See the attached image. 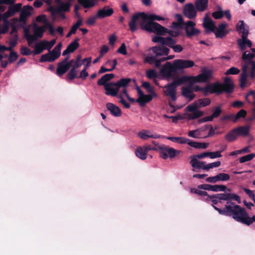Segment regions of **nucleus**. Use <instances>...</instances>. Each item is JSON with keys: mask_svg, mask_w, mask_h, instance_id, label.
Masks as SVG:
<instances>
[{"mask_svg": "<svg viewBox=\"0 0 255 255\" xmlns=\"http://www.w3.org/2000/svg\"><path fill=\"white\" fill-rule=\"evenodd\" d=\"M212 76V71L206 68L202 69L201 73L196 76L189 77L183 76L180 78L174 80L172 83L165 86L163 93L164 94L170 97L173 101L176 99V88L178 86L182 84L190 82H205L208 81Z\"/></svg>", "mask_w": 255, "mask_h": 255, "instance_id": "obj_1", "label": "nucleus"}, {"mask_svg": "<svg viewBox=\"0 0 255 255\" xmlns=\"http://www.w3.org/2000/svg\"><path fill=\"white\" fill-rule=\"evenodd\" d=\"M165 45L166 44H161L150 48V50L152 51V53H149L146 57L145 62L154 65L156 68L159 67L162 62L161 60L163 58L160 56L167 55L169 51V49L165 46Z\"/></svg>", "mask_w": 255, "mask_h": 255, "instance_id": "obj_2", "label": "nucleus"}, {"mask_svg": "<svg viewBox=\"0 0 255 255\" xmlns=\"http://www.w3.org/2000/svg\"><path fill=\"white\" fill-rule=\"evenodd\" d=\"M209 99L205 98L199 99L186 107V110L188 113L185 114L186 118L188 120L198 119L202 116L203 113L199 109L204 107L210 104Z\"/></svg>", "mask_w": 255, "mask_h": 255, "instance_id": "obj_3", "label": "nucleus"}, {"mask_svg": "<svg viewBox=\"0 0 255 255\" xmlns=\"http://www.w3.org/2000/svg\"><path fill=\"white\" fill-rule=\"evenodd\" d=\"M21 6L22 4L20 3L12 4L8 7L7 11L3 14H0V20H2V22L0 21V34L7 31L9 26V21L7 19L19 11Z\"/></svg>", "mask_w": 255, "mask_h": 255, "instance_id": "obj_4", "label": "nucleus"}, {"mask_svg": "<svg viewBox=\"0 0 255 255\" xmlns=\"http://www.w3.org/2000/svg\"><path fill=\"white\" fill-rule=\"evenodd\" d=\"M230 216L235 221L246 225L250 226L252 224L251 217H249L246 209L239 205H234L233 203L231 205Z\"/></svg>", "mask_w": 255, "mask_h": 255, "instance_id": "obj_5", "label": "nucleus"}, {"mask_svg": "<svg viewBox=\"0 0 255 255\" xmlns=\"http://www.w3.org/2000/svg\"><path fill=\"white\" fill-rule=\"evenodd\" d=\"M71 3L65 2L62 0H55L54 5H51L48 8V11H50L54 19L59 16L61 19L66 18L64 12L69 11Z\"/></svg>", "mask_w": 255, "mask_h": 255, "instance_id": "obj_6", "label": "nucleus"}, {"mask_svg": "<svg viewBox=\"0 0 255 255\" xmlns=\"http://www.w3.org/2000/svg\"><path fill=\"white\" fill-rule=\"evenodd\" d=\"M142 86L150 93L149 95H144L140 89L139 87H137L136 90L138 98L136 100V102L138 103L141 106H143L145 103L151 101L153 97H156V94L154 92L153 88L148 82H143Z\"/></svg>", "mask_w": 255, "mask_h": 255, "instance_id": "obj_7", "label": "nucleus"}, {"mask_svg": "<svg viewBox=\"0 0 255 255\" xmlns=\"http://www.w3.org/2000/svg\"><path fill=\"white\" fill-rule=\"evenodd\" d=\"M45 30V27L44 26H39L34 24L33 26V34L30 33L28 31L25 32V37L27 40L28 45L32 46L33 43L42 37Z\"/></svg>", "mask_w": 255, "mask_h": 255, "instance_id": "obj_8", "label": "nucleus"}, {"mask_svg": "<svg viewBox=\"0 0 255 255\" xmlns=\"http://www.w3.org/2000/svg\"><path fill=\"white\" fill-rule=\"evenodd\" d=\"M141 28L149 32H153L158 35H164L167 30L157 22L141 21Z\"/></svg>", "mask_w": 255, "mask_h": 255, "instance_id": "obj_9", "label": "nucleus"}, {"mask_svg": "<svg viewBox=\"0 0 255 255\" xmlns=\"http://www.w3.org/2000/svg\"><path fill=\"white\" fill-rule=\"evenodd\" d=\"M152 41L155 43L166 44V45L172 48L175 52H180L183 50L181 45H174L175 41L169 37L164 38L159 36H154L152 38Z\"/></svg>", "mask_w": 255, "mask_h": 255, "instance_id": "obj_10", "label": "nucleus"}, {"mask_svg": "<svg viewBox=\"0 0 255 255\" xmlns=\"http://www.w3.org/2000/svg\"><path fill=\"white\" fill-rule=\"evenodd\" d=\"M191 88L193 92H202L205 96L209 94H214L215 92H220V86L218 84H209L204 88L200 87L199 86H191Z\"/></svg>", "mask_w": 255, "mask_h": 255, "instance_id": "obj_11", "label": "nucleus"}, {"mask_svg": "<svg viewBox=\"0 0 255 255\" xmlns=\"http://www.w3.org/2000/svg\"><path fill=\"white\" fill-rule=\"evenodd\" d=\"M56 43L55 39H52L50 41L42 40L36 43L34 46V54H39L44 50L47 49L49 51Z\"/></svg>", "mask_w": 255, "mask_h": 255, "instance_id": "obj_12", "label": "nucleus"}, {"mask_svg": "<svg viewBox=\"0 0 255 255\" xmlns=\"http://www.w3.org/2000/svg\"><path fill=\"white\" fill-rule=\"evenodd\" d=\"M176 70L173 63L172 65L170 62H167L160 69V74L162 77L169 79L173 77Z\"/></svg>", "mask_w": 255, "mask_h": 255, "instance_id": "obj_13", "label": "nucleus"}, {"mask_svg": "<svg viewBox=\"0 0 255 255\" xmlns=\"http://www.w3.org/2000/svg\"><path fill=\"white\" fill-rule=\"evenodd\" d=\"M159 150L160 156L164 159H166L169 157L171 158H173L179 153L176 149L165 145L159 146Z\"/></svg>", "mask_w": 255, "mask_h": 255, "instance_id": "obj_14", "label": "nucleus"}, {"mask_svg": "<svg viewBox=\"0 0 255 255\" xmlns=\"http://www.w3.org/2000/svg\"><path fill=\"white\" fill-rule=\"evenodd\" d=\"M69 59V56H67L63 61L58 64L56 74L59 76H61L65 74L70 68L73 62H74V59H72L70 61H68Z\"/></svg>", "mask_w": 255, "mask_h": 255, "instance_id": "obj_15", "label": "nucleus"}, {"mask_svg": "<svg viewBox=\"0 0 255 255\" xmlns=\"http://www.w3.org/2000/svg\"><path fill=\"white\" fill-rule=\"evenodd\" d=\"M214 84H218L220 86V92L214 93L218 94H221L223 91L228 93H230L233 92L234 88V83L232 80L229 77L225 78L224 83L223 84L218 82H216Z\"/></svg>", "mask_w": 255, "mask_h": 255, "instance_id": "obj_16", "label": "nucleus"}, {"mask_svg": "<svg viewBox=\"0 0 255 255\" xmlns=\"http://www.w3.org/2000/svg\"><path fill=\"white\" fill-rule=\"evenodd\" d=\"M195 25L196 23L191 20H188L184 23L186 34L188 37L191 38L198 35L200 33V30L195 27Z\"/></svg>", "mask_w": 255, "mask_h": 255, "instance_id": "obj_17", "label": "nucleus"}, {"mask_svg": "<svg viewBox=\"0 0 255 255\" xmlns=\"http://www.w3.org/2000/svg\"><path fill=\"white\" fill-rule=\"evenodd\" d=\"M137 135L143 140H148L149 138L157 139L162 137V135L148 129H142L137 132Z\"/></svg>", "mask_w": 255, "mask_h": 255, "instance_id": "obj_18", "label": "nucleus"}, {"mask_svg": "<svg viewBox=\"0 0 255 255\" xmlns=\"http://www.w3.org/2000/svg\"><path fill=\"white\" fill-rule=\"evenodd\" d=\"M255 57V54L251 51H245L242 55V59L244 62L242 68L248 69L252 64L255 65V61L253 60Z\"/></svg>", "mask_w": 255, "mask_h": 255, "instance_id": "obj_19", "label": "nucleus"}, {"mask_svg": "<svg viewBox=\"0 0 255 255\" xmlns=\"http://www.w3.org/2000/svg\"><path fill=\"white\" fill-rule=\"evenodd\" d=\"M173 64L177 70L188 68L194 66L193 61L189 60L177 59L173 61Z\"/></svg>", "mask_w": 255, "mask_h": 255, "instance_id": "obj_20", "label": "nucleus"}, {"mask_svg": "<svg viewBox=\"0 0 255 255\" xmlns=\"http://www.w3.org/2000/svg\"><path fill=\"white\" fill-rule=\"evenodd\" d=\"M196 8L194 7L192 3L186 4L183 8V12L187 18L189 19L194 18L197 15Z\"/></svg>", "mask_w": 255, "mask_h": 255, "instance_id": "obj_21", "label": "nucleus"}, {"mask_svg": "<svg viewBox=\"0 0 255 255\" xmlns=\"http://www.w3.org/2000/svg\"><path fill=\"white\" fill-rule=\"evenodd\" d=\"M198 188L200 189L205 190L212 191H224L226 189V186L225 185H212L210 184H201L198 186Z\"/></svg>", "mask_w": 255, "mask_h": 255, "instance_id": "obj_22", "label": "nucleus"}, {"mask_svg": "<svg viewBox=\"0 0 255 255\" xmlns=\"http://www.w3.org/2000/svg\"><path fill=\"white\" fill-rule=\"evenodd\" d=\"M106 90L105 94L107 95L115 96L118 94L119 89L115 83L110 82L104 86Z\"/></svg>", "mask_w": 255, "mask_h": 255, "instance_id": "obj_23", "label": "nucleus"}, {"mask_svg": "<svg viewBox=\"0 0 255 255\" xmlns=\"http://www.w3.org/2000/svg\"><path fill=\"white\" fill-rule=\"evenodd\" d=\"M249 29V26L242 20H240L236 25L237 31L241 34V36H248Z\"/></svg>", "mask_w": 255, "mask_h": 255, "instance_id": "obj_24", "label": "nucleus"}, {"mask_svg": "<svg viewBox=\"0 0 255 255\" xmlns=\"http://www.w3.org/2000/svg\"><path fill=\"white\" fill-rule=\"evenodd\" d=\"M203 24L207 32H214L215 29H216L215 22L207 15L204 18Z\"/></svg>", "mask_w": 255, "mask_h": 255, "instance_id": "obj_25", "label": "nucleus"}, {"mask_svg": "<svg viewBox=\"0 0 255 255\" xmlns=\"http://www.w3.org/2000/svg\"><path fill=\"white\" fill-rule=\"evenodd\" d=\"M190 163L193 168L206 170V162L199 160L196 157H191Z\"/></svg>", "mask_w": 255, "mask_h": 255, "instance_id": "obj_26", "label": "nucleus"}, {"mask_svg": "<svg viewBox=\"0 0 255 255\" xmlns=\"http://www.w3.org/2000/svg\"><path fill=\"white\" fill-rule=\"evenodd\" d=\"M114 13V10L108 6H105L103 8L99 9L97 13V17L99 18H103L112 15Z\"/></svg>", "mask_w": 255, "mask_h": 255, "instance_id": "obj_27", "label": "nucleus"}, {"mask_svg": "<svg viewBox=\"0 0 255 255\" xmlns=\"http://www.w3.org/2000/svg\"><path fill=\"white\" fill-rule=\"evenodd\" d=\"M248 69L242 68V72L240 75L239 82L240 86L242 88L248 87L250 85V83L248 80Z\"/></svg>", "mask_w": 255, "mask_h": 255, "instance_id": "obj_28", "label": "nucleus"}, {"mask_svg": "<svg viewBox=\"0 0 255 255\" xmlns=\"http://www.w3.org/2000/svg\"><path fill=\"white\" fill-rule=\"evenodd\" d=\"M142 13H139L135 14L133 15L131 21L129 23V26L130 30L132 32H134L136 30L137 23L140 19L142 20Z\"/></svg>", "mask_w": 255, "mask_h": 255, "instance_id": "obj_29", "label": "nucleus"}, {"mask_svg": "<svg viewBox=\"0 0 255 255\" xmlns=\"http://www.w3.org/2000/svg\"><path fill=\"white\" fill-rule=\"evenodd\" d=\"M248 36H241V38L238 39L237 43L242 51H244L246 46L251 48L252 46V43L251 41L249 39Z\"/></svg>", "mask_w": 255, "mask_h": 255, "instance_id": "obj_30", "label": "nucleus"}, {"mask_svg": "<svg viewBox=\"0 0 255 255\" xmlns=\"http://www.w3.org/2000/svg\"><path fill=\"white\" fill-rule=\"evenodd\" d=\"M106 107L113 116L116 117L121 116L122 111L119 107L113 103H108L106 105Z\"/></svg>", "mask_w": 255, "mask_h": 255, "instance_id": "obj_31", "label": "nucleus"}, {"mask_svg": "<svg viewBox=\"0 0 255 255\" xmlns=\"http://www.w3.org/2000/svg\"><path fill=\"white\" fill-rule=\"evenodd\" d=\"M164 18L159 15L154 14H145L143 12L142 21H148L150 22H154V20L160 21L164 20Z\"/></svg>", "mask_w": 255, "mask_h": 255, "instance_id": "obj_32", "label": "nucleus"}, {"mask_svg": "<svg viewBox=\"0 0 255 255\" xmlns=\"http://www.w3.org/2000/svg\"><path fill=\"white\" fill-rule=\"evenodd\" d=\"M32 9V7L31 6H24L20 13V21L25 22L27 17L30 15Z\"/></svg>", "mask_w": 255, "mask_h": 255, "instance_id": "obj_33", "label": "nucleus"}, {"mask_svg": "<svg viewBox=\"0 0 255 255\" xmlns=\"http://www.w3.org/2000/svg\"><path fill=\"white\" fill-rule=\"evenodd\" d=\"M79 38L76 39L74 41L71 42L67 47V48L63 51L62 55L65 56L68 53L73 52L79 46L78 41Z\"/></svg>", "mask_w": 255, "mask_h": 255, "instance_id": "obj_34", "label": "nucleus"}, {"mask_svg": "<svg viewBox=\"0 0 255 255\" xmlns=\"http://www.w3.org/2000/svg\"><path fill=\"white\" fill-rule=\"evenodd\" d=\"M193 92V91L191 88V86L184 87L182 88V95L189 101L192 100L195 97V95Z\"/></svg>", "mask_w": 255, "mask_h": 255, "instance_id": "obj_35", "label": "nucleus"}, {"mask_svg": "<svg viewBox=\"0 0 255 255\" xmlns=\"http://www.w3.org/2000/svg\"><path fill=\"white\" fill-rule=\"evenodd\" d=\"M228 26L226 23H222L220 24L218 27H216L214 31L215 34L217 37L222 38L226 34L225 28Z\"/></svg>", "mask_w": 255, "mask_h": 255, "instance_id": "obj_36", "label": "nucleus"}, {"mask_svg": "<svg viewBox=\"0 0 255 255\" xmlns=\"http://www.w3.org/2000/svg\"><path fill=\"white\" fill-rule=\"evenodd\" d=\"M180 30V24L176 22H173L172 23L171 29L168 31H167V32L170 35L175 37L179 35Z\"/></svg>", "mask_w": 255, "mask_h": 255, "instance_id": "obj_37", "label": "nucleus"}, {"mask_svg": "<svg viewBox=\"0 0 255 255\" xmlns=\"http://www.w3.org/2000/svg\"><path fill=\"white\" fill-rule=\"evenodd\" d=\"M16 30L15 28H13L11 31V34L12 37L9 39L8 41L9 46L6 47V48H9L10 50L11 51L12 49L16 45L17 40V35L16 34Z\"/></svg>", "mask_w": 255, "mask_h": 255, "instance_id": "obj_38", "label": "nucleus"}, {"mask_svg": "<svg viewBox=\"0 0 255 255\" xmlns=\"http://www.w3.org/2000/svg\"><path fill=\"white\" fill-rule=\"evenodd\" d=\"M208 5V0H196L195 5L197 10L203 11L205 10Z\"/></svg>", "mask_w": 255, "mask_h": 255, "instance_id": "obj_39", "label": "nucleus"}, {"mask_svg": "<svg viewBox=\"0 0 255 255\" xmlns=\"http://www.w3.org/2000/svg\"><path fill=\"white\" fill-rule=\"evenodd\" d=\"M147 153L144 145L137 147L135 150V155L142 160H145L147 158Z\"/></svg>", "mask_w": 255, "mask_h": 255, "instance_id": "obj_40", "label": "nucleus"}, {"mask_svg": "<svg viewBox=\"0 0 255 255\" xmlns=\"http://www.w3.org/2000/svg\"><path fill=\"white\" fill-rule=\"evenodd\" d=\"M167 139L175 143L180 144H187L188 145H189V143L191 141V139L182 136H168L167 137Z\"/></svg>", "mask_w": 255, "mask_h": 255, "instance_id": "obj_41", "label": "nucleus"}, {"mask_svg": "<svg viewBox=\"0 0 255 255\" xmlns=\"http://www.w3.org/2000/svg\"><path fill=\"white\" fill-rule=\"evenodd\" d=\"M238 136H246L250 133V128L248 126H240L235 128Z\"/></svg>", "mask_w": 255, "mask_h": 255, "instance_id": "obj_42", "label": "nucleus"}, {"mask_svg": "<svg viewBox=\"0 0 255 255\" xmlns=\"http://www.w3.org/2000/svg\"><path fill=\"white\" fill-rule=\"evenodd\" d=\"M112 62L113 63V66L111 68H106L103 66H102L101 67L100 70L99 71V73L101 74L106 72L112 71L116 68L117 65V60L116 59H114L113 60H108L106 62L105 64L106 65H108L109 64Z\"/></svg>", "mask_w": 255, "mask_h": 255, "instance_id": "obj_43", "label": "nucleus"}, {"mask_svg": "<svg viewBox=\"0 0 255 255\" xmlns=\"http://www.w3.org/2000/svg\"><path fill=\"white\" fill-rule=\"evenodd\" d=\"M78 3L84 8H91L97 4V0H78Z\"/></svg>", "mask_w": 255, "mask_h": 255, "instance_id": "obj_44", "label": "nucleus"}, {"mask_svg": "<svg viewBox=\"0 0 255 255\" xmlns=\"http://www.w3.org/2000/svg\"><path fill=\"white\" fill-rule=\"evenodd\" d=\"M209 143L205 142H199L194 141L191 139V141L189 143V145L192 147L196 148V149H206L209 146Z\"/></svg>", "mask_w": 255, "mask_h": 255, "instance_id": "obj_45", "label": "nucleus"}, {"mask_svg": "<svg viewBox=\"0 0 255 255\" xmlns=\"http://www.w3.org/2000/svg\"><path fill=\"white\" fill-rule=\"evenodd\" d=\"M232 203L227 204L225 206V208L223 209H220L216 206H214L215 210L217 211L218 213L221 215H225L227 216H231V210Z\"/></svg>", "mask_w": 255, "mask_h": 255, "instance_id": "obj_46", "label": "nucleus"}, {"mask_svg": "<svg viewBox=\"0 0 255 255\" xmlns=\"http://www.w3.org/2000/svg\"><path fill=\"white\" fill-rule=\"evenodd\" d=\"M222 112L220 106L217 107L213 110L212 115L207 116L205 118V121H211L214 118H217L219 116Z\"/></svg>", "mask_w": 255, "mask_h": 255, "instance_id": "obj_47", "label": "nucleus"}, {"mask_svg": "<svg viewBox=\"0 0 255 255\" xmlns=\"http://www.w3.org/2000/svg\"><path fill=\"white\" fill-rule=\"evenodd\" d=\"M114 77V75L113 74H106L98 80L97 83L99 85H103L105 86V85L107 84H106V82L110 81Z\"/></svg>", "mask_w": 255, "mask_h": 255, "instance_id": "obj_48", "label": "nucleus"}, {"mask_svg": "<svg viewBox=\"0 0 255 255\" xmlns=\"http://www.w3.org/2000/svg\"><path fill=\"white\" fill-rule=\"evenodd\" d=\"M238 136L237 131L235 128H234L225 135V139L229 142H232L235 140Z\"/></svg>", "mask_w": 255, "mask_h": 255, "instance_id": "obj_49", "label": "nucleus"}, {"mask_svg": "<svg viewBox=\"0 0 255 255\" xmlns=\"http://www.w3.org/2000/svg\"><path fill=\"white\" fill-rule=\"evenodd\" d=\"M130 81L131 79L130 78H123L115 82V83L119 90L120 87H123L124 90L126 89V87Z\"/></svg>", "mask_w": 255, "mask_h": 255, "instance_id": "obj_50", "label": "nucleus"}, {"mask_svg": "<svg viewBox=\"0 0 255 255\" xmlns=\"http://www.w3.org/2000/svg\"><path fill=\"white\" fill-rule=\"evenodd\" d=\"M61 47L62 43H59L54 48V49L51 51H50V52L52 54L55 59H57L60 56Z\"/></svg>", "mask_w": 255, "mask_h": 255, "instance_id": "obj_51", "label": "nucleus"}, {"mask_svg": "<svg viewBox=\"0 0 255 255\" xmlns=\"http://www.w3.org/2000/svg\"><path fill=\"white\" fill-rule=\"evenodd\" d=\"M146 76L149 79H153V81L155 84L158 85V83L156 80L157 77V74L154 69H150L146 72Z\"/></svg>", "mask_w": 255, "mask_h": 255, "instance_id": "obj_52", "label": "nucleus"}, {"mask_svg": "<svg viewBox=\"0 0 255 255\" xmlns=\"http://www.w3.org/2000/svg\"><path fill=\"white\" fill-rule=\"evenodd\" d=\"M55 58L53 56L52 54L49 51L48 53L44 54L41 56L40 59V61L41 62H53L55 60Z\"/></svg>", "mask_w": 255, "mask_h": 255, "instance_id": "obj_53", "label": "nucleus"}, {"mask_svg": "<svg viewBox=\"0 0 255 255\" xmlns=\"http://www.w3.org/2000/svg\"><path fill=\"white\" fill-rule=\"evenodd\" d=\"M205 201H211L212 206L213 207H214V206H215V205H216L219 202H220L218 197L216 196V195L207 196V198H206L205 199Z\"/></svg>", "mask_w": 255, "mask_h": 255, "instance_id": "obj_54", "label": "nucleus"}, {"mask_svg": "<svg viewBox=\"0 0 255 255\" xmlns=\"http://www.w3.org/2000/svg\"><path fill=\"white\" fill-rule=\"evenodd\" d=\"M187 135L188 136L194 138H201V135L199 132L198 129L195 130H190L188 131Z\"/></svg>", "mask_w": 255, "mask_h": 255, "instance_id": "obj_55", "label": "nucleus"}, {"mask_svg": "<svg viewBox=\"0 0 255 255\" xmlns=\"http://www.w3.org/2000/svg\"><path fill=\"white\" fill-rule=\"evenodd\" d=\"M240 70L239 69L235 67H232L228 69L225 73V74L226 75H237L240 73Z\"/></svg>", "mask_w": 255, "mask_h": 255, "instance_id": "obj_56", "label": "nucleus"}, {"mask_svg": "<svg viewBox=\"0 0 255 255\" xmlns=\"http://www.w3.org/2000/svg\"><path fill=\"white\" fill-rule=\"evenodd\" d=\"M218 181H226L230 179V175L228 174L221 173L217 175Z\"/></svg>", "mask_w": 255, "mask_h": 255, "instance_id": "obj_57", "label": "nucleus"}, {"mask_svg": "<svg viewBox=\"0 0 255 255\" xmlns=\"http://www.w3.org/2000/svg\"><path fill=\"white\" fill-rule=\"evenodd\" d=\"M254 158V155L253 153L249 154L245 156H243L239 158L240 163H244L245 162L249 161L252 160Z\"/></svg>", "mask_w": 255, "mask_h": 255, "instance_id": "obj_58", "label": "nucleus"}, {"mask_svg": "<svg viewBox=\"0 0 255 255\" xmlns=\"http://www.w3.org/2000/svg\"><path fill=\"white\" fill-rule=\"evenodd\" d=\"M198 129L200 133V134L201 135V138H207V136H206V135H207V133L208 132L207 125H205Z\"/></svg>", "mask_w": 255, "mask_h": 255, "instance_id": "obj_59", "label": "nucleus"}, {"mask_svg": "<svg viewBox=\"0 0 255 255\" xmlns=\"http://www.w3.org/2000/svg\"><path fill=\"white\" fill-rule=\"evenodd\" d=\"M229 193H220L216 194L220 202L221 200H226L227 201V204L229 203L228 202L229 200Z\"/></svg>", "mask_w": 255, "mask_h": 255, "instance_id": "obj_60", "label": "nucleus"}, {"mask_svg": "<svg viewBox=\"0 0 255 255\" xmlns=\"http://www.w3.org/2000/svg\"><path fill=\"white\" fill-rule=\"evenodd\" d=\"M82 20L80 18L79 19L76 23H75L71 27L70 31L71 33H73V34H75L76 33V31L78 28H79V27L82 25Z\"/></svg>", "mask_w": 255, "mask_h": 255, "instance_id": "obj_61", "label": "nucleus"}, {"mask_svg": "<svg viewBox=\"0 0 255 255\" xmlns=\"http://www.w3.org/2000/svg\"><path fill=\"white\" fill-rule=\"evenodd\" d=\"M10 53L8 57V62L10 63H13L17 59L18 55L16 52L14 51H10Z\"/></svg>", "mask_w": 255, "mask_h": 255, "instance_id": "obj_62", "label": "nucleus"}, {"mask_svg": "<svg viewBox=\"0 0 255 255\" xmlns=\"http://www.w3.org/2000/svg\"><path fill=\"white\" fill-rule=\"evenodd\" d=\"M223 150L217 151L215 152H209V157L211 159H215L222 157L221 153Z\"/></svg>", "mask_w": 255, "mask_h": 255, "instance_id": "obj_63", "label": "nucleus"}, {"mask_svg": "<svg viewBox=\"0 0 255 255\" xmlns=\"http://www.w3.org/2000/svg\"><path fill=\"white\" fill-rule=\"evenodd\" d=\"M221 165V162L219 161L214 162L212 163L206 164V170L210 169L219 167Z\"/></svg>", "mask_w": 255, "mask_h": 255, "instance_id": "obj_64", "label": "nucleus"}]
</instances>
